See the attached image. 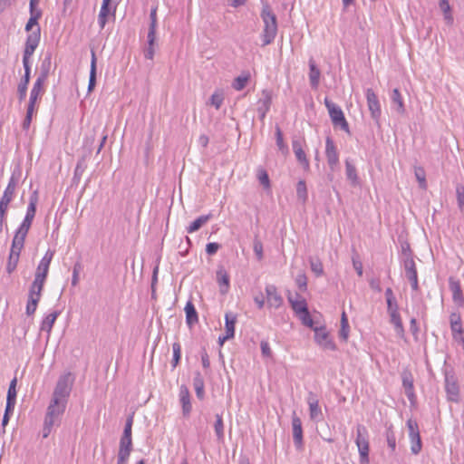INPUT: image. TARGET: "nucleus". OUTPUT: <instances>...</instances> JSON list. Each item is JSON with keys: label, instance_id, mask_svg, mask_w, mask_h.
I'll return each mask as SVG.
<instances>
[{"label": "nucleus", "instance_id": "obj_25", "mask_svg": "<svg viewBox=\"0 0 464 464\" xmlns=\"http://www.w3.org/2000/svg\"><path fill=\"white\" fill-rule=\"evenodd\" d=\"M179 401L181 403L183 415L188 416L190 414L192 406L190 402L189 391L185 385H181L179 388Z\"/></svg>", "mask_w": 464, "mask_h": 464}, {"label": "nucleus", "instance_id": "obj_53", "mask_svg": "<svg viewBox=\"0 0 464 464\" xmlns=\"http://www.w3.org/2000/svg\"><path fill=\"white\" fill-rule=\"evenodd\" d=\"M276 145H277L278 149L282 152H286L288 150V148H287L286 144L284 142L283 133H282L281 129L278 126L276 128Z\"/></svg>", "mask_w": 464, "mask_h": 464}, {"label": "nucleus", "instance_id": "obj_47", "mask_svg": "<svg viewBox=\"0 0 464 464\" xmlns=\"http://www.w3.org/2000/svg\"><path fill=\"white\" fill-rule=\"evenodd\" d=\"M411 440V451L412 454L417 455L421 450L422 443L420 440V436L415 435L413 437H410Z\"/></svg>", "mask_w": 464, "mask_h": 464}, {"label": "nucleus", "instance_id": "obj_34", "mask_svg": "<svg viewBox=\"0 0 464 464\" xmlns=\"http://www.w3.org/2000/svg\"><path fill=\"white\" fill-rule=\"evenodd\" d=\"M345 173L347 179L353 186L359 184L356 168L348 159L345 160Z\"/></svg>", "mask_w": 464, "mask_h": 464}, {"label": "nucleus", "instance_id": "obj_54", "mask_svg": "<svg viewBox=\"0 0 464 464\" xmlns=\"http://www.w3.org/2000/svg\"><path fill=\"white\" fill-rule=\"evenodd\" d=\"M310 266L316 276H321L324 274L323 264L319 259L310 258Z\"/></svg>", "mask_w": 464, "mask_h": 464}, {"label": "nucleus", "instance_id": "obj_20", "mask_svg": "<svg viewBox=\"0 0 464 464\" xmlns=\"http://www.w3.org/2000/svg\"><path fill=\"white\" fill-rule=\"evenodd\" d=\"M272 103V95L270 91L268 90H263L262 91V97L258 100V106H257V112L259 114V118L261 120H264L266 113L270 110V106Z\"/></svg>", "mask_w": 464, "mask_h": 464}, {"label": "nucleus", "instance_id": "obj_23", "mask_svg": "<svg viewBox=\"0 0 464 464\" xmlns=\"http://www.w3.org/2000/svg\"><path fill=\"white\" fill-rule=\"evenodd\" d=\"M401 379H402V386L404 388L406 396L408 397V399L411 401H413V400L415 399V392H414L412 374L408 371H404L401 373Z\"/></svg>", "mask_w": 464, "mask_h": 464}, {"label": "nucleus", "instance_id": "obj_56", "mask_svg": "<svg viewBox=\"0 0 464 464\" xmlns=\"http://www.w3.org/2000/svg\"><path fill=\"white\" fill-rule=\"evenodd\" d=\"M16 384L17 379L14 377L9 384L6 400L16 401Z\"/></svg>", "mask_w": 464, "mask_h": 464}, {"label": "nucleus", "instance_id": "obj_39", "mask_svg": "<svg viewBox=\"0 0 464 464\" xmlns=\"http://www.w3.org/2000/svg\"><path fill=\"white\" fill-rule=\"evenodd\" d=\"M96 85V55L94 51H92L90 77L88 83V92H92Z\"/></svg>", "mask_w": 464, "mask_h": 464}, {"label": "nucleus", "instance_id": "obj_27", "mask_svg": "<svg viewBox=\"0 0 464 464\" xmlns=\"http://www.w3.org/2000/svg\"><path fill=\"white\" fill-rule=\"evenodd\" d=\"M51 67H52V54L46 53V55L41 62L40 72L37 76V80H40V81L45 82L48 78V75L50 73Z\"/></svg>", "mask_w": 464, "mask_h": 464}, {"label": "nucleus", "instance_id": "obj_1", "mask_svg": "<svg viewBox=\"0 0 464 464\" xmlns=\"http://www.w3.org/2000/svg\"><path fill=\"white\" fill-rule=\"evenodd\" d=\"M260 16L263 22V32L261 34L263 45H268L274 42L277 34L276 15L270 6L266 4L263 6Z\"/></svg>", "mask_w": 464, "mask_h": 464}, {"label": "nucleus", "instance_id": "obj_22", "mask_svg": "<svg viewBox=\"0 0 464 464\" xmlns=\"http://www.w3.org/2000/svg\"><path fill=\"white\" fill-rule=\"evenodd\" d=\"M24 69V75L17 87L18 98L23 101L26 97L27 87L30 82L31 66L28 63H23Z\"/></svg>", "mask_w": 464, "mask_h": 464}, {"label": "nucleus", "instance_id": "obj_42", "mask_svg": "<svg viewBox=\"0 0 464 464\" xmlns=\"http://www.w3.org/2000/svg\"><path fill=\"white\" fill-rule=\"evenodd\" d=\"M249 74L239 75L236 77L232 82V87L236 91H242L249 81Z\"/></svg>", "mask_w": 464, "mask_h": 464}, {"label": "nucleus", "instance_id": "obj_6", "mask_svg": "<svg viewBox=\"0 0 464 464\" xmlns=\"http://www.w3.org/2000/svg\"><path fill=\"white\" fill-rule=\"evenodd\" d=\"M324 105L328 110L331 121L334 127H339L343 131L350 133L349 124L340 106L329 99H324Z\"/></svg>", "mask_w": 464, "mask_h": 464}, {"label": "nucleus", "instance_id": "obj_63", "mask_svg": "<svg viewBox=\"0 0 464 464\" xmlns=\"http://www.w3.org/2000/svg\"><path fill=\"white\" fill-rule=\"evenodd\" d=\"M407 427H408V430H409V437H413L415 435H419L420 434L419 427H418L417 422H415V421H413L411 420H409L407 421Z\"/></svg>", "mask_w": 464, "mask_h": 464}, {"label": "nucleus", "instance_id": "obj_45", "mask_svg": "<svg viewBox=\"0 0 464 464\" xmlns=\"http://www.w3.org/2000/svg\"><path fill=\"white\" fill-rule=\"evenodd\" d=\"M256 177L260 182V184L265 188H270V179H269V176H268V173L266 169H262V168H259L257 169V174H256Z\"/></svg>", "mask_w": 464, "mask_h": 464}, {"label": "nucleus", "instance_id": "obj_26", "mask_svg": "<svg viewBox=\"0 0 464 464\" xmlns=\"http://www.w3.org/2000/svg\"><path fill=\"white\" fill-rule=\"evenodd\" d=\"M403 254L405 256L403 262H404V269H405L406 277L409 279L411 277L418 276L416 265L413 260V257L411 256V252L409 251V253H407L406 249L403 248Z\"/></svg>", "mask_w": 464, "mask_h": 464}, {"label": "nucleus", "instance_id": "obj_51", "mask_svg": "<svg viewBox=\"0 0 464 464\" xmlns=\"http://www.w3.org/2000/svg\"><path fill=\"white\" fill-rule=\"evenodd\" d=\"M27 234H28V232H26L24 230L23 231L20 228H17V230L14 234V237L13 238L12 244L24 247V240H25Z\"/></svg>", "mask_w": 464, "mask_h": 464}, {"label": "nucleus", "instance_id": "obj_40", "mask_svg": "<svg viewBox=\"0 0 464 464\" xmlns=\"http://www.w3.org/2000/svg\"><path fill=\"white\" fill-rule=\"evenodd\" d=\"M296 197L297 199L302 203L305 204L308 199V192L304 180H299L296 184Z\"/></svg>", "mask_w": 464, "mask_h": 464}, {"label": "nucleus", "instance_id": "obj_5", "mask_svg": "<svg viewBox=\"0 0 464 464\" xmlns=\"http://www.w3.org/2000/svg\"><path fill=\"white\" fill-rule=\"evenodd\" d=\"M355 443L358 448L362 463L369 462V433L365 426L358 424L356 427Z\"/></svg>", "mask_w": 464, "mask_h": 464}, {"label": "nucleus", "instance_id": "obj_32", "mask_svg": "<svg viewBox=\"0 0 464 464\" xmlns=\"http://www.w3.org/2000/svg\"><path fill=\"white\" fill-rule=\"evenodd\" d=\"M217 281L220 286V292L226 294L229 288V276L224 268H219L217 271Z\"/></svg>", "mask_w": 464, "mask_h": 464}, {"label": "nucleus", "instance_id": "obj_52", "mask_svg": "<svg viewBox=\"0 0 464 464\" xmlns=\"http://www.w3.org/2000/svg\"><path fill=\"white\" fill-rule=\"evenodd\" d=\"M297 316L304 326H307L314 330L315 326H314V320L311 317L309 310L297 314Z\"/></svg>", "mask_w": 464, "mask_h": 464}, {"label": "nucleus", "instance_id": "obj_60", "mask_svg": "<svg viewBox=\"0 0 464 464\" xmlns=\"http://www.w3.org/2000/svg\"><path fill=\"white\" fill-rule=\"evenodd\" d=\"M34 111V108H31V107L27 106L26 115L22 123V127L24 130L29 129L31 122H32Z\"/></svg>", "mask_w": 464, "mask_h": 464}, {"label": "nucleus", "instance_id": "obj_33", "mask_svg": "<svg viewBox=\"0 0 464 464\" xmlns=\"http://www.w3.org/2000/svg\"><path fill=\"white\" fill-rule=\"evenodd\" d=\"M193 386L196 392V395L199 400H203L205 396L204 391V379L199 372H195L193 378Z\"/></svg>", "mask_w": 464, "mask_h": 464}, {"label": "nucleus", "instance_id": "obj_31", "mask_svg": "<svg viewBox=\"0 0 464 464\" xmlns=\"http://www.w3.org/2000/svg\"><path fill=\"white\" fill-rule=\"evenodd\" d=\"M391 101L394 110L399 114L405 112V107L401 94L398 89H393L391 94Z\"/></svg>", "mask_w": 464, "mask_h": 464}, {"label": "nucleus", "instance_id": "obj_7", "mask_svg": "<svg viewBox=\"0 0 464 464\" xmlns=\"http://www.w3.org/2000/svg\"><path fill=\"white\" fill-rule=\"evenodd\" d=\"M14 190H15V182H14V179L12 178L9 180L7 187L5 188L4 194L0 200V233L4 229V222H5V214H6L7 208H8V205L13 199Z\"/></svg>", "mask_w": 464, "mask_h": 464}, {"label": "nucleus", "instance_id": "obj_8", "mask_svg": "<svg viewBox=\"0 0 464 464\" xmlns=\"http://www.w3.org/2000/svg\"><path fill=\"white\" fill-rule=\"evenodd\" d=\"M66 405V403L51 399L44 420H48V423L59 425L61 417L65 411Z\"/></svg>", "mask_w": 464, "mask_h": 464}, {"label": "nucleus", "instance_id": "obj_24", "mask_svg": "<svg viewBox=\"0 0 464 464\" xmlns=\"http://www.w3.org/2000/svg\"><path fill=\"white\" fill-rule=\"evenodd\" d=\"M449 287L452 293L453 301L459 305H463L464 304V295L460 287L459 281L454 279L453 277H450L449 279Z\"/></svg>", "mask_w": 464, "mask_h": 464}, {"label": "nucleus", "instance_id": "obj_21", "mask_svg": "<svg viewBox=\"0 0 464 464\" xmlns=\"http://www.w3.org/2000/svg\"><path fill=\"white\" fill-rule=\"evenodd\" d=\"M287 299L288 302L290 303L293 311L296 314V315L308 310L305 299L299 294L296 293L295 297L294 298L292 294L289 292Z\"/></svg>", "mask_w": 464, "mask_h": 464}, {"label": "nucleus", "instance_id": "obj_29", "mask_svg": "<svg viewBox=\"0 0 464 464\" xmlns=\"http://www.w3.org/2000/svg\"><path fill=\"white\" fill-rule=\"evenodd\" d=\"M44 84V82L36 79V81L34 82V86L31 90V92H30L28 107H31V108L35 107V103H36L38 98L44 92V90H43Z\"/></svg>", "mask_w": 464, "mask_h": 464}, {"label": "nucleus", "instance_id": "obj_57", "mask_svg": "<svg viewBox=\"0 0 464 464\" xmlns=\"http://www.w3.org/2000/svg\"><path fill=\"white\" fill-rule=\"evenodd\" d=\"M19 257L20 256H18L9 255L7 264H6V272L8 274H12L15 270L18 261H19Z\"/></svg>", "mask_w": 464, "mask_h": 464}, {"label": "nucleus", "instance_id": "obj_14", "mask_svg": "<svg viewBox=\"0 0 464 464\" xmlns=\"http://www.w3.org/2000/svg\"><path fill=\"white\" fill-rule=\"evenodd\" d=\"M366 100H367V105L368 109L371 112V116L375 122H379L382 110L379 99L372 89L368 88L365 91Z\"/></svg>", "mask_w": 464, "mask_h": 464}, {"label": "nucleus", "instance_id": "obj_62", "mask_svg": "<svg viewBox=\"0 0 464 464\" xmlns=\"http://www.w3.org/2000/svg\"><path fill=\"white\" fill-rule=\"evenodd\" d=\"M369 285L372 290L381 293L382 292V286H381V280L379 277H371L368 280Z\"/></svg>", "mask_w": 464, "mask_h": 464}, {"label": "nucleus", "instance_id": "obj_10", "mask_svg": "<svg viewBox=\"0 0 464 464\" xmlns=\"http://www.w3.org/2000/svg\"><path fill=\"white\" fill-rule=\"evenodd\" d=\"M445 391L447 399L452 402H459V387L457 378L452 372L445 371Z\"/></svg>", "mask_w": 464, "mask_h": 464}, {"label": "nucleus", "instance_id": "obj_37", "mask_svg": "<svg viewBox=\"0 0 464 464\" xmlns=\"http://www.w3.org/2000/svg\"><path fill=\"white\" fill-rule=\"evenodd\" d=\"M309 80L312 88H317L320 81L321 72L313 60L309 61Z\"/></svg>", "mask_w": 464, "mask_h": 464}, {"label": "nucleus", "instance_id": "obj_12", "mask_svg": "<svg viewBox=\"0 0 464 464\" xmlns=\"http://www.w3.org/2000/svg\"><path fill=\"white\" fill-rule=\"evenodd\" d=\"M306 402L309 407V418L314 422H319L324 419L322 409L319 405L318 396L309 392L306 397Z\"/></svg>", "mask_w": 464, "mask_h": 464}, {"label": "nucleus", "instance_id": "obj_64", "mask_svg": "<svg viewBox=\"0 0 464 464\" xmlns=\"http://www.w3.org/2000/svg\"><path fill=\"white\" fill-rule=\"evenodd\" d=\"M219 248H220V245L218 243L211 242V243L207 244L206 252L208 255L213 256L218 251Z\"/></svg>", "mask_w": 464, "mask_h": 464}, {"label": "nucleus", "instance_id": "obj_13", "mask_svg": "<svg viewBox=\"0 0 464 464\" xmlns=\"http://www.w3.org/2000/svg\"><path fill=\"white\" fill-rule=\"evenodd\" d=\"M314 341L324 350L334 351L336 349L335 343L330 338L328 332L324 326H315L314 328Z\"/></svg>", "mask_w": 464, "mask_h": 464}, {"label": "nucleus", "instance_id": "obj_61", "mask_svg": "<svg viewBox=\"0 0 464 464\" xmlns=\"http://www.w3.org/2000/svg\"><path fill=\"white\" fill-rule=\"evenodd\" d=\"M30 3V17H34L35 20H39L42 16V11L38 8L39 2H29Z\"/></svg>", "mask_w": 464, "mask_h": 464}, {"label": "nucleus", "instance_id": "obj_15", "mask_svg": "<svg viewBox=\"0 0 464 464\" xmlns=\"http://www.w3.org/2000/svg\"><path fill=\"white\" fill-rule=\"evenodd\" d=\"M325 156L331 170H335L339 164V153L334 140L330 137H327L325 140Z\"/></svg>", "mask_w": 464, "mask_h": 464}, {"label": "nucleus", "instance_id": "obj_58", "mask_svg": "<svg viewBox=\"0 0 464 464\" xmlns=\"http://www.w3.org/2000/svg\"><path fill=\"white\" fill-rule=\"evenodd\" d=\"M295 284L298 287V289L302 292H304L306 291L307 289V278H306V276L304 274H299L297 275L296 278H295Z\"/></svg>", "mask_w": 464, "mask_h": 464}, {"label": "nucleus", "instance_id": "obj_3", "mask_svg": "<svg viewBox=\"0 0 464 464\" xmlns=\"http://www.w3.org/2000/svg\"><path fill=\"white\" fill-rule=\"evenodd\" d=\"M72 383L73 379L70 372L60 376L53 390L52 399L67 404Z\"/></svg>", "mask_w": 464, "mask_h": 464}, {"label": "nucleus", "instance_id": "obj_46", "mask_svg": "<svg viewBox=\"0 0 464 464\" xmlns=\"http://www.w3.org/2000/svg\"><path fill=\"white\" fill-rule=\"evenodd\" d=\"M294 153L297 161L303 166L304 169L308 170L310 168V163L304 150L298 149L296 151H294Z\"/></svg>", "mask_w": 464, "mask_h": 464}, {"label": "nucleus", "instance_id": "obj_9", "mask_svg": "<svg viewBox=\"0 0 464 464\" xmlns=\"http://www.w3.org/2000/svg\"><path fill=\"white\" fill-rule=\"evenodd\" d=\"M40 37V27L35 28L28 34L23 54V63L30 64L29 60L39 44Z\"/></svg>", "mask_w": 464, "mask_h": 464}, {"label": "nucleus", "instance_id": "obj_16", "mask_svg": "<svg viewBox=\"0 0 464 464\" xmlns=\"http://www.w3.org/2000/svg\"><path fill=\"white\" fill-rule=\"evenodd\" d=\"M36 203H37V197L34 194V195L31 196V198H30V202L27 207L25 217H24L22 224L18 227L21 230H23V231L24 230L26 232L29 231V229L32 226V222H33L35 213H36Z\"/></svg>", "mask_w": 464, "mask_h": 464}, {"label": "nucleus", "instance_id": "obj_50", "mask_svg": "<svg viewBox=\"0 0 464 464\" xmlns=\"http://www.w3.org/2000/svg\"><path fill=\"white\" fill-rule=\"evenodd\" d=\"M223 101L224 96L221 91H216L209 99L210 104L213 105L217 110L221 107Z\"/></svg>", "mask_w": 464, "mask_h": 464}, {"label": "nucleus", "instance_id": "obj_18", "mask_svg": "<svg viewBox=\"0 0 464 464\" xmlns=\"http://www.w3.org/2000/svg\"><path fill=\"white\" fill-rule=\"evenodd\" d=\"M42 291L43 290L34 289L33 287L30 286L25 309V313L28 316H31L35 313L38 303L42 296Z\"/></svg>", "mask_w": 464, "mask_h": 464}, {"label": "nucleus", "instance_id": "obj_44", "mask_svg": "<svg viewBox=\"0 0 464 464\" xmlns=\"http://www.w3.org/2000/svg\"><path fill=\"white\" fill-rule=\"evenodd\" d=\"M172 351H173V358L171 361V366L172 368H176L178 364L179 363L180 358H181V345L179 343L176 342L172 344Z\"/></svg>", "mask_w": 464, "mask_h": 464}, {"label": "nucleus", "instance_id": "obj_59", "mask_svg": "<svg viewBox=\"0 0 464 464\" xmlns=\"http://www.w3.org/2000/svg\"><path fill=\"white\" fill-rule=\"evenodd\" d=\"M253 250H254V253L257 258V260H262L263 259V244L260 240L258 239H255L254 240V243H253Z\"/></svg>", "mask_w": 464, "mask_h": 464}, {"label": "nucleus", "instance_id": "obj_11", "mask_svg": "<svg viewBox=\"0 0 464 464\" xmlns=\"http://www.w3.org/2000/svg\"><path fill=\"white\" fill-rule=\"evenodd\" d=\"M117 5L115 2H102L99 15L98 24L101 29H103L106 24L111 19H115Z\"/></svg>", "mask_w": 464, "mask_h": 464}, {"label": "nucleus", "instance_id": "obj_43", "mask_svg": "<svg viewBox=\"0 0 464 464\" xmlns=\"http://www.w3.org/2000/svg\"><path fill=\"white\" fill-rule=\"evenodd\" d=\"M386 441L388 447L394 452L396 450V436L392 425L386 430Z\"/></svg>", "mask_w": 464, "mask_h": 464}, {"label": "nucleus", "instance_id": "obj_30", "mask_svg": "<svg viewBox=\"0 0 464 464\" xmlns=\"http://www.w3.org/2000/svg\"><path fill=\"white\" fill-rule=\"evenodd\" d=\"M184 310L186 313V323L189 327H191L198 321V312L190 300L187 302Z\"/></svg>", "mask_w": 464, "mask_h": 464}, {"label": "nucleus", "instance_id": "obj_48", "mask_svg": "<svg viewBox=\"0 0 464 464\" xmlns=\"http://www.w3.org/2000/svg\"><path fill=\"white\" fill-rule=\"evenodd\" d=\"M457 203L460 212L464 215V186L458 184L456 187Z\"/></svg>", "mask_w": 464, "mask_h": 464}, {"label": "nucleus", "instance_id": "obj_17", "mask_svg": "<svg viewBox=\"0 0 464 464\" xmlns=\"http://www.w3.org/2000/svg\"><path fill=\"white\" fill-rule=\"evenodd\" d=\"M266 295L267 305L270 308L278 309L283 304V297L274 285H266Z\"/></svg>", "mask_w": 464, "mask_h": 464}, {"label": "nucleus", "instance_id": "obj_41", "mask_svg": "<svg viewBox=\"0 0 464 464\" xmlns=\"http://www.w3.org/2000/svg\"><path fill=\"white\" fill-rule=\"evenodd\" d=\"M214 430L218 440H222L224 439V422L221 414H216Z\"/></svg>", "mask_w": 464, "mask_h": 464}, {"label": "nucleus", "instance_id": "obj_2", "mask_svg": "<svg viewBox=\"0 0 464 464\" xmlns=\"http://www.w3.org/2000/svg\"><path fill=\"white\" fill-rule=\"evenodd\" d=\"M53 251L47 250V252L44 254L40 263L38 264L36 272L34 274V279L30 285L34 289H44V285L45 284L49 272V266L53 257Z\"/></svg>", "mask_w": 464, "mask_h": 464}, {"label": "nucleus", "instance_id": "obj_36", "mask_svg": "<svg viewBox=\"0 0 464 464\" xmlns=\"http://www.w3.org/2000/svg\"><path fill=\"white\" fill-rule=\"evenodd\" d=\"M157 9H158L157 5L151 7L150 14V24L147 38H150V43L153 40H156Z\"/></svg>", "mask_w": 464, "mask_h": 464}, {"label": "nucleus", "instance_id": "obj_28", "mask_svg": "<svg viewBox=\"0 0 464 464\" xmlns=\"http://www.w3.org/2000/svg\"><path fill=\"white\" fill-rule=\"evenodd\" d=\"M59 315L60 311H53V313L47 314L41 323L40 331L46 332L49 336L53 329V326Z\"/></svg>", "mask_w": 464, "mask_h": 464}, {"label": "nucleus", "instance_id": "obj_49", "mask_svg": "<svg viewBox=\"0 0 464 464\" xmlns=\"http://www.w3.org/2000/svg\"><path fill=\"white\" fill-rule=\"evenodd\" d=\"M440 9L444 14V19L448 24L453 23V17L450 14V2H440Z\"/></svg>", "mask_w": 464, "mask_h": 464}, {"label": "nucleus", "instance_id": "obj_19", "mask_svg": "<svg viewBox=\"0 0 464 464\" xmlns=\"http://www.w3.org/2000/svg\"><path fill=\"white\" fill-rule=\"evenodd\" d=\"M292 430L295 446L296 449H300L303 445V428L301 419L296 415L295 411L292 415Z\"/></svg>", "mask_w": 464, "mask_h": 464}, {"label": "nucleus", "instance_id": "obj_35", "mask_svg": "<svg viewBox=\"0 0 464 464\" xmlns=\"http://www.w3.org/2000/svg\"><path fill=\"white\" fill-rule=\"evenodd\" d=\"M237 323V315L232 312H227L225 314V332L228 336H235V325Z\"/></svg>", "mask_w": 464, "mask_h": 464}, {"label": "nucleus", "instance_id": "obj_55", "mask_svg": "<svg viewBox=\"0 0 464 464\" xmlns=\"http://www.w3.org/2000/svg\"><path fill=\"white\" fill-rule=\"evenodd\" d=\"M415 177L419 182L420 188L425 189L427 188V182L424 169L420 167L415 168Z\"/></svg>", "mask_w": 464, "mask_h": 464}, {"label": "nucleus", "instance_id": "obj_4", "mask_svg": "<svg viewBox=\"0 0 464 464\" xmlns=\"http://www.w3.org/2000/svg\"><path fill=\"white\" fill-rule=\"evenodd\" d=\"M387 314L390 317V324L393 325L397 336L403 338L405 330L400 314L399 303L396 299L386 301Z\"/></svg>", "mask_w": 464, "mask_h": 464}, {"label": "nucleus", "instance_id": "obj_38", "mask_svg": "<svg viewBox=\"0 0 464 464\" xmlns=\"http://www.w3.org/2000/svg\"><path fill=\"white\" fill-rule=\"evenodd\" d=\"M210 218L211 214L202 215L198 217L187 227V232L191 234L199 230L202 227V226L205 225Z\"/></svg>", "mask_w": 464, "mask_h": 464}]
</instances>
